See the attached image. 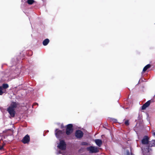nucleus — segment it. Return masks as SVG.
<instances>
[{
  "mask_svg": "<svg viewBox=\"0 0 155 155\" xmlns=\"http://www.w3.org/2000/svg\"><path fill=\"white\" fill-rule=\"evenodd\" d=\"M87 150L90 153H96L98 151L97 148L93 146H91L87 148Z\"/></svg>",
  "mask_w": 155,
  "mask_h": 155,
  "instance_id": "7ed1b4c3",
  "label": "nucleus"
},
{
  "mask_svg": "<svg viewBox=\"0 0 155 155\" xmlns=\"http://www.w3.org/2000/svg\"><path fill=\"white\" fill-rule=\"evenodd\" d=\"M29 140V137L28 135H27L24 137L22 140V141L24 143H28Z\"/></svg>",
  "mask_w": 155,
  "mask_h": 155,
  "instance_id": "423d86ee",
  "label": "nucleus"
},
{
  "mask_svg": "<svg viewBox=\"0 0 155 155\" xmlns=\"http://www.w3.org/2000/svg\"><path fill=\"white\" fill-rule=\"evenodd\" d=\"M150 101H149L146 102L142 106V109L144 110L146 109L147 107H148L150 105Z\"/></svg>",
  "mask_w": 155,
  "mask_h": 155,
  "instance_id": "0eeeda50",
  "label": "nucleus"
},
{
  "mask_svg": "<svg viewBox=\"0 0 155 155\" xmlns=\"http://www.w3.org/2000/svg\"><path fill=\"white\" fill-rule=\"evenodd\" d=\"M83 135L82 132L80 130H77L75 133V136L77 138L82 137Z\"/></svg>",
  "mask_w": 155,
  "mask_h": 155,
  "instance_id": "39448f33",
  "label": "nucleus"
},
{
  "mask_svg": "<svg viewBox=\"0 0 155 155\" xmlns=\"http://www.w3.org/2000/svg\"><path fill=\"white\" fill-rule=\"evenodd\" d=\"M6 91L4 90L2 87L0 86V95H2L4 93H5Z\"/></svg>",
  "mask_w": 155,
  "mask_h": 155,
  "instance_id": "4468645a",
  "label": "nucleus"
},
{
  "mask_svg": "<svg viewBox=\"0 0 155 155\" xmlns=\"http://www.w3.org/2000/svg\"><path fill=\"white\" fill-rule=\"evenodd\" d=\"M125 124L126 125H128L129 124V122L128 120H126L125 122Z\"/></svg>",
  "mask_w": 155,
  "mask_h": 155,
  "instance_id": "a211bd4d",
  "label": "nucleus"
},
{
  "mask_svg": "<svg viewBox=\"0 0 155 155\" xmlns=\"http://www.w3.org/2000/svg\"><path fill=\"white\" fill-rule=\"evenodd\" d=\"M148 142V139L147 136H145L142 140V143L143 144H147Z\"/></svg>",
  "mask_w": 155,
  "mask_h": 155,
  "instance_id": "6e6552de",
  "label": "nucleus"
},
{
  "mask_svg": "<svg viewBox=\"0 0 155 155\" xmlns=\"http://www.w3.org/2000/svg\"><path fill=\"white\" fill-rule=\"evenodd\" d=\"M72 125L71 124H69L67 125L66 129V134L69 135L72 132Z\"/></svg>",
  "mask_w": 155,
  "mask_h": 155,
  "instance_id": "20e7f679",
  "label": "nucleus"
},
{
  "mask_svg": "<svg viewBox=\"0 0 155 155\" xmlns=\"http://www.w3.org/2000/svg\"><path fill=\"white\" fill-rule=\"evenodd\" d=\"M49 41V40L48 39H46L43 41V44L44 45L46 46L48 43Z\"/></svg>",
  "mask_w": 155,
  "mask_h": 155,
  "instance_id": "f8f14e48",
  "label": "nucleus"
},
{
  "mask_svg": "<svg viewBox=\"0 0 155 155\" xmlns=\"http://www.w3.org/2000/svg\"><path fill=\"white\" fill-rule=\"evenodd\" d=\"M95 142L96 144L99 147H100L102 144V141L100 139H96Z\"/></svg>",
  "mask_w": 155,
  "mask_h": 155,
  "instance_id": "9d476101",
  "label": "nucleus"
},
{
  "mask_svg": "<svg viewBox=\"0 0 155 155\" xmlns=\"http://www.w3.org/2000/svg\"><path fill=\"white\" fill-rule=\"evenodd\" d=\"M34 2L33 0H28L27 1L28 3L30 5L32 4Z\"/></svg>",
  "mask_w": 155,
  "mask_h": 155,
  "instance_id": "f3484780",
  "label": "nucleus"
},
{
  "mask_svg": "<svg viewBox=\"0 0 155 155\" xmlns=\"http://www.w3.org/2000/svg\"><path fill=\"white\" fill-rule=\"evenodd\" d=\"M17 107V104L15 102L12 103L11 105L7 109V111L11 117H14L15 115V108Z\"/></svg>",
  "mask_w": 155,
  "mask_h": 155,
  "instance_id": "f257e3e1",
  "label": "nucleus"
},
{
  "mask_svg": "<svg viewBox=\"0 0 155 155\" xmlns=\"http://www.w3.org/2000/svg\"><path fill=\"white\" fill-rule=\"evenodd\" d=\"M3 148V146H1L0 147V150H2Z\"/></svg>",
  "mask_w": 155,
  "mask_h": 155,
  "instance_id": "412c9836",
  "label": "nucleus"
},
{
  "mask_svg": "<svg viewBox=\"0 0 155 155\" xmlns=\"http://www.w3.org/2000/svg\"><path fill=\"white\" fill-rule=\"evenodd\" d=\"M58 147L61 150H65L66 148V144L63 140H61L59 143H58Z\"/></svg>",
  "mask_w": 155,
  "mask_h": 155,
  "instance_id": "f03ea898",
  "label": "nucleus"
},
{
  "mask_svg": "<svg viewBox=\"0 0 155 155\" xmlns=\"http://www.w3.org/2000/svg\"><path fill=\"white\" fill-rule=\"evenodd\" d=\"M59 153H62L60 151Z\"/></svg>",
  "mask_w": 155,
  "mask_h": 155,
  "instance_id": "4be33fe9",
  "label": "nucleus"
},
{
  "mask_svg": "<svg viewBox=\"0 0 155 155\" xmlns=\"http://www.w3.org/2000/svg\"><path fill=\"white\" fill-rule=\"evenodd\" d=\"M153 135L155 137V131H154L152 132ZM150 147H151L155 145V140H152L151 142L149 143Z\"/></svg>",
  "mask_w": 155,
  "mask_h": 155,
  "instance_id": "1a4fd4ad",
  "label": "nucleus"
},
{
  "mask_svg": "<svg viewBox=\"0 0 155 155\" xmlns=\"http://www.w3.org/2000/svg\"><path fill=\"white\" fill-rule=\"evenodd\" d=\"M150 67V65L149 64H147V65H146L143 68V72H145L146 71L147 69L149 68Z\"/></svg>",
  "mask_w": 155,
  "mask_h": 155,
  "instance_id": "2eb2a0df",
  "label": "nucleus"
},
{
  "mask_svg": "<svg viewBox=\"0 0 155 155\" xmlns=\"http://www.w3.org/2000/svg\"><path fill=\"white\" fill-rule=\"evenodd\" d=\"M126 155H130V152L127 150H126Z\"/></svg>",
  "mask_w": 155,
  "mask_h": 155,
  "instance_id": "6ab92c4d",
  "label": "nucleus"
},
{
  "mask_svg": "<svg viewBox=\"0 0 155 155\" xmlns=\"http://www.w3.org/2000/svg\"><path fill=\"white\" fill-rule=\"evenodd\" d=\"M142 150L143 151V152L146 153V152H149V147H148L147 146L146 147V149H143L142 147Z\"/></svg>",
  "mask_w": 155,
  "mask_h": 155,
  "instance_id": "ddd939ff",
  "label": "nucleus"
},
{
  "mask_svg": "<svg viewBox=\"0 0 155 155\" xmlns=\"http://www.w3.org/2000/svg\"><path fill=\"white\" fill-rule=\"evenodd\" d=\"M1 87L3 89H4L6 91V89L8 87V85L7 84H3Z\"/></svg>",
  "mask_w": 155,
  "mask_h": 155,
  "instance_id": "dca6fc26",
  "label": "nucleus"
},
{
  "mask_svg": "<svg viewBox=\"0 0 155 155\" xmlns=\"http://www.w3.org/2000/svg\"><path fill=\"white\" fill-rule=\"evenodd\" d=\"M62 131L59 130H58L56 129L55 130V135L57 137H58L59 136L62 134Z\"/></svg>",
  "mask_w": 155,
  "mask_h": 155,
  "instance_id": "9b49d317",
  "label": "nucleus"
},
{
  "mask_svg": "<svg viewBox=\"0 0 155 155\" xmlns=\"http://www.w3.org/2000/svg\"><path fill=\"white\" fill-rule=\"evenodd\" d=\"M81 144L83 145H87L88 143L86 142H84L82 143Z\"/></svg>",
  "mask_w": 155,
  "mask_h": 155,
  "instance_id": "aec40b11",
  "label": "nucleus"
}]
</instances>
